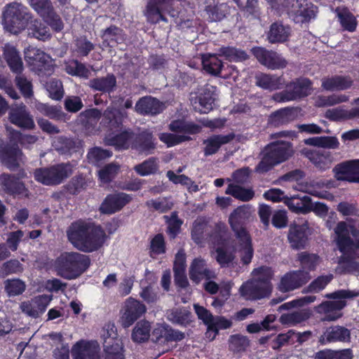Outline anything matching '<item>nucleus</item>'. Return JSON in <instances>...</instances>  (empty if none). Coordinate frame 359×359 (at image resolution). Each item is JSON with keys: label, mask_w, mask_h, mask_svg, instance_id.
Segmentation results:
<instances>
[{"label": "nucleus", "mask_w": 359, "mask_h": 359, "mask_svg": "<svg viewBox=\"0 0 359 359\" xmlns=\"http://www.w3.org/2000/svg\"><path fill=\"white\" fill-rule=\"evenodd\" d=\"M73 172L70 163H57L50 167L36 168L34 172L36 181L46 185L56 186L62 183Z\"/></svg>", "instance_id": "6"}, {"label": "nucleus", "mask_w": 359, "mask_h": 359, "mask_svg": "<svg viewBox=\"0 0 359 359\" xmlns=\"http://www.w3.org/2000/svg\"><path fill=\"white\" fill-rule=\"evenodd\" d=\"M334 177L338 181L359 183V175L357 174L355 167L351 161L340 163L333 168Z\"/></svg>", "instance_id": "29"}, {"label": "nucleus", "mask_w": 359, "mask_h": 359, "mask_svg": "<svg viewBox=\"0 0 359 359\" xmlns=\"http://www.w3.org/2000/svg\"><path fill=\"white\" fill-rule=\"evenodd\" d=\"M297 261L299 262L302 270L309 272L315 271L320 262V257L313 253L302 252L297 255Z\"/></svg>", "instance_id": "45"}, {"label": "nucleus", "mask_w": 359, "mask_h": 359, "mask_svg": "<svg viewBox=\"0 0 359 359\" xmlns=\"http://www.w3.org/2000/svg\"><path fill=\"white\" fill-rule=\"evenodd\" d=\"M175 0H150L147 6V21L151 24H157L161 21L168 22L165 14L172 11Z\"/></svg>", "instance_id": "13"}, {"label": "nucleus", "mask_w": 359, "mask_h": 359, "mask_svg": "<svg viewBox=\"0 0 359 359\" xmlns=\"http://www.w3.org/2000/svg\"><path fill=\"white\" fill-rule=\"evenodd\" d=\"M291 29L288 25H284L282 22H273L266 34L267 39L271 43H284L290 35Z\"/></svg>", "instance_id": "33"}, {"label": "nucleus", "mask_w": 359, "mask_h": 359, "mask_svg": "<svg viewBox=\"0 0 359 359\" xmlns=\"http://www.w3.org/2000/svg\"><path fill=\"white\" fill-rule=\"evenodd\" d=\"M309 225L307 222L302 224L295 222L290 224L287 233V240L294 250L304 249L309 241Z\"/></svg>", "instance_id": "21"}, {"label": "nucleus", "mask_w": 359, "mask_h": 359, "mask_svg": "<svg viewBox=\"0 0 359 359\" xmlns=\"http://www.w3.org/2000/svg\"><path fill=\"white\" fill-rule=\"evenodd\" d=\"M118 170V165L114 163L107 164L99 170L98 177L102 183H109L115 178Z\"/></svg>", "instance_id": "64"}, {"label": "nucleus", "mask_w": 359, "mask_h": 359, "mask_svg": "<svg viewBox=\"0 0 359 359\" xmlns=\"http://www.w3.org/2000/svg\"><path fill=\"white\" fill-rule=\"evenodd\" d=\"M88 187V180L82 175H76L73 177L67 184L64 186L65 191L71 195H77Z\"/></svg>", "instance_id": "46"}, {"label": "nucleus", "mask_w": 359, "mask_h": 359, "mask_svg": "<svg viewBox=\"0 0 359 359\" xmlns=\"http://www.w3.org/2000/svg\"><path fill=\"white\" fill-rule=\"evenodd\" d=\"M252 53L260 64L271 69H280L285 68L287 60L277 52L269 50L262 47H255Z\"/></svg>", "instance_id": "14"}, {"label": "nucleus", "mask_w": 359, "mask_h": 359, "mask_svg": "<svg viewBox=\"0 0 359 359\" xmlns=\"http://www.w3.org/2000/svg\"><path fill=\"white\" fill-rule=\"evenodd\" d=\"M302 153L319 170L325 171L330 168L331 156L329 153H321L312 149H304Z\"/></svg>", "instance_id": "35"}, {"label": "nucleus", "mask_w": 359, "mask_h": 359, "mask_svg": "<svg viewBox=\"0 0 359 359\" xmlns=\"http://www.w3.org/2000/svg\"><path fill=\"white\" fill-rule=\"evenodd\" d=\"M284 203L291 212L305 215L311 212L312 200L309 196L304 195L301 196L298 194L291 197H286Z\"/></svg>", "instance_id": "31"}, {"label": "nucleus", "mask_w": 359, "mask_h": 359, "mask_svg": "<svg viewBox=\"0 0 359 359\" xmlns=\"http://www.w3.org/2000/svg\"><path fill=\"white\" fill-rule=\"evenodd\" d=\"M334 13L344 30L350 32H353L356 30L358 21L347 7H337Z\"/></svg>", "instance_id": "36"}, {"label": "nucleus", "mask_w": 359, "mask_h": 359, "mask_svg": "<svg viewBox=\"0 0 359 359\" xmlns=\"http://www.w3.org/2000/svg\"><path fill=\"white\" fill-rule=\"evenodd\" d=\"M32 15L21 4L13 2L7 4L3 11V22L9 32L18 34L28 25Z\"/></svg>", "instance_id": "5"}, {"label": "nucleus", "mask_w": 359, "mask_h": 359, "mask_svg": "<svg viewBox=\"0 0 359 359\" xmlns=\"http://www.w3.org/2000/svg\"><path fill=\"white\" fill-rule=\"evenodd\" d=\"M215 89V86L206 85L201 90L193 101V106L196 111L201 114H207L213 109Z\"/></svg>", "instance_id": "23"}, {"label": "nucleus", "mask_w": 359, "mask_h": 359, "mask_svg": "<svg viewBox=\"0 0 359 359\" xmlns=\"http://www.w3.org/2000/svg\"><path fill=\"white\" fill-rule=\"evenodd\" d=\"M241 244V260L245 265L249 264L253 257L254 250L252 245V240L250 236L246 237L237 238Z\"/></svg>", "instance_id": "52"}, {"label": "nucleus", "mask_w": 359, "mask_h": 359, "mask_svg": "<svg viewBox=\"0 0 359 359\" xmlns=\"http://www.w3.org/2000/svg\"><path fill=\"white\" fill-rule=\"evenodd\" d=\"M25 155L18 142L13 140L4 142L0 139V163L11 171L20 169L24 163Z\"/></svg>", "instance_id": "11"}, {"label": "nucleus", "mask_w": 359, "mask_h": 359, "mask_svg": "<svg viewBox=\"0 0 359 359\" xmlns=\"http://www.w3.org/2000/svg\"><path fill=\"white\" fill-rule=\"evenodd\" d=\"M135 109L141 115H157L163 112L164 104L155 97L145 96L140 98L136 102Z\"/></svg>", "instance_id": "27"}, {"label": "nucleus", "mask_w": 359, "mask_h": 359, "mask_svg": "<svg viewBox=\"0 0 359 359\" xmlns=\"http://www.w3.org/2000/svg\"><path fill=\"white\" fill-rule=\"evenodd\" d=\"M4 57L13 73L20 74L23 70V63L18 50L10 46L4 50Z\"/></svg>", "instance_id": "37"}, {"label": "nucleus", "mask_w": 359, "mask_h": 359, "mask_svg": "<svg viewBox=\"0 0 359 359\" xmlns=\"http://www.w3.org/2000/svg\"><path fill=\"white\" fill-rule=\"evenodd\" d=\"M310 317V313L305 311H294L288 313H283L280 316L279 321L285 325H296L306 321Z\"/></svg>", "instance_id": "50"}, {"label": "nucleus", "mask_w": 359, "mask_h": 359, "mask_svg": "<svg viewBox=\"0 0 359 359\" xmlns=\"http://www.w3.org/2000/svg\"><path fill=\"white\" fill-rule=\"evenodd\" d=\"M294 118V111L290 108H283L272 113L270 116V123L275 126L288 123Z\"/></svg>", "instance_id": "49"}, {"label": "nucleus", "mask_w": 359, "mask_h": 359, "mask_svg": "<svg viewBox=\"0 0 359 359\" xmlns=\"http://www.w3.org/2000/svg\"><path fill=\"white\" fill-rule=\"evenodd\" d=\"M28 35L43 41L51 37L49 28L39 20L31 21L28 28Z\"/></svg>", "instance_id": "43"}, {"label": "nucleus", "mask_w": 359, "mask_h": 359, "mask_svg": "<svg viewBox=\"0 0 359 359\" xmlns=\"http://www.w3.org/2000/svg\"><path fill=\"white\" fill-rule=\"evenodd\" d=\"M235 137L236 135L233 133H230L226 135H213L203 140L205 156H209L217 153L222 145L231 142L235 139Z\"/></svg>", "instance_id": "30"}, {"label": "nucleus", "mask_w": 359, "mask_h": 359, "mask_svg": "<svg viewBox=\"0 0 359 359\" xmlns=\"http://www.w3.org/2000/svg\"><path fill=\"white\" fill-rule=\"evenodd\" d=\"M203 67L208 73L217 76L220 74L223 63L216 55H208L203 57Z\"/></svg>", "instance_id": "54"}, {"label": "nucleus", "mask_w": 359, "mask_h": 359, "mask_svg": "<svg viewBox=\"0 0 359 359\" xmlns=\"http://www.w3.org/2000/svg\"><path fill=\"white\" fill-rule=\"evenodd\" d=\"M225 193L245 202L250 201L255 196V192L252 189H246L235 184H229Z\"/></svg>", "instance_id": "47"}, {"label": "nucleus", "mask_w": 359, "mask_h": 359, "mask_svg": "<svg viewBox=\"0 0 359 359\" xmlns=\"http://www.w3.org/2000/svg\"><path fill=\"white\" fill-rule=\"evenodd\" d=\"M9 120L11 123L22 129H33L35 126L32 116L25 104H20L11 109Z\"/></svg>", "instance_id": "26"}, {"label": "nucleus", "mask_w": 359, "mask_h": 359, "mask_svg": "<svg viewBox=\"0 0 359 359\" xmlns=\"http://www.w3.org/2000/svg\"><path fill=\"white\" fill-rule=\"evenodd\" d=\"M311 279L309 272L299 269L287 272L280 280L278 290L282 292L293 291L302 287Z\"/></svg>", "instance_id": "15"}, {"label": "nucleus", "mask_w": 359, "mask_h": 359, "mask_svg": "<svg viewBox=\"0 0 359 359\" xmlns=\"http://www.w3.org/2000/svg\"><path fill=\"white\" fill-rule=\"evenodd\" d=\"M50 299L44 295L36 297L32 304L27 306V313L33 318H37L45 312Z\"/></svg>", "instance_id": "48"}, {"label": "nucleus", "mask_w": 359, "mask_h": 359, "mask_svg": "<svg viewBox=\"0 0 359 359\" xmlns=\"http://www.w3.org/2000/svg\"><path fill=\"white\" fill-rule=\"evenodd\" d=\"M326 297L329 299L338 300L323 302L318 305L317 311L320 313L325 314V320L332 321L342 316L341 311L346 306V302L344 299L359 297V291L339 290L327 294Z\"/></svg>", "instance_id": "4"}, {"label": "nucleus", "mask_w": 359, "mask_h": 359, "mask_svg": "<svg viewBox=\"0 0 359 359\" xmlns=\"http://www.w3.org/2000/svg\"><path fill=\"white\" fill-rule=\"evenodd\" d=\"M151 325L148 321H140L132 332V339L138 343L146 341L150 337Z\"/></svg>", "instance_id": "53"}, {"label": "nucleus", "mask_w": 359, "mask_h": 359, "mask_svg": "<svg viewBox=\"0 0 359 359\" xmlns=\"http://www.w3.org/2000/svg\"><path fill=\"white\" fill-rule=\"evenodd\" d=\"M101 35L104 43H107L108 46L113 47L118 43H121L124 41V34L121 28L111 25L109 27L102 31Z\"/></svg>", "instance_id": "41"}, {"label": "nucleus", "mask_w": 359, "mask_h": 359, "mask_svg": "<svg viewBox=\"0 0 359 359\" xmlns=\"http://www.w3.org/2000/svg\"><path fill=\"white\" fill-rule=\"evenodd\" d=\"M134 137V132L130 128L125 129L120 133L115 134L108 138L110 145L118 149H128L131 144Z\"/></svg>", "instance_id": "38"}, {"label": "nucleus", "mask_w": 359, "mask_h": 359, "mask_svg": "<svg viewBox=\"0 0 359 359\" xmlns=\"http://www.w3.org/2000/svg\"><path fill=\"white\" fill-rule=\"evenodd\" d=\"M191 312L186 308H176L168 313L167 318L172 324L187 327L191 323Z\"/></svg>", "instance_id": "42"}, {"label": "nucleus", "mask_w": 359, "mask_h": 359, "mask_svg": "<svg viewBox=\"0 0 359 359\" xmlns=\"http://www.w3.org/2000/svg\"><path fill=\"white\" fill-rule=\"evenodd\" d=\"M146 311V306L140 301L131 297L128 298L125 302L123 313L121 317L122 326L124 328L129 327Z\"/></svg>", "instance_id": "16"}, {"label": "nucleus", "mask_w": 359, "mask_h": 359, "mask_svg": "<svg viewBox=\"0 0 359 359\" xmlns=\"http://www.w3.org/2000/svg\"><path fill=\"white\" fill-rule=\"evenodd\" d=\"M252 274L255 276L253 280L273 290L271 280L273 276V271L270 266H261L255 269Z\"/></svg>", "instance_id": "51"}, {"label": "nucleus", "mask_w": 359, "mask_h": 359, "mask_svg": "<svg viewBox=\"0 0 359 359\" xmlns=\"http://www.w3.org/2000/svg\"><path fill=\"white\" fill-rule=\"evenodd\" d=\"M111 156L112 152L109 150L104 149L97 147L90 149L87 154L88 161L97 165Z\"/></svg>", "instance_id": "62"}, {"label": "nucleus", "mask_w": 359, "mask_h": 359, "mask_svg": "<svg viewBox=\"0 0 359 359\" xmlns=\"http://www.w3.org/2000/svg\"><path fill=\"white\" fill-rule=\"evenodd\" d=\"M334 233L337 245L342 254L359 249V229L354 225L339 222L334 229Z\"/></svg>", "instance_id": "8"}, {"label": "nucleus", "mask_w": 359, "mask_h": 359, "mask_svg": "<svg viewBox=\"0 0 359 359\" xmlns=\"http://www.w3.org/2000/svg\"><path fill=\"white\" fill-rule=\"evenodd\" d=\"M15 83L24 97L30 98L33 96L32 83L25 75L18 74L15 78Z\"/></svg>", "instance_id": "60"}, {"label": "nucleus", "mask_w": 359, "mask_h": 359, "mask_svg": "<svg viewBox=\"0 0 359 359\" xmlns=\"http://www.w3.org/2000/svg\"><path fill=\"white\" fill-rule=\"evenodd\" d=\"M25 288V282L19 278L8 279L5 282V290L8 297H15L22 294Z\"/></svg>", "instance_id": "63"}, {"label": "nucleus", "mask_w": 359, "mask_h": 359, "mask_svg": "<svg viewBox=\"0 0 359 359\" xmlns=\"http://www.w3.org/2000/svg\"><path fill=\"white\" fill-rule=\"evenodd\" d=\"M67 234L72 245L86 253L99 250L107 238L106 232L100 224L82 219L72 223Z\"/></svg>", "instance_id": "1"}, {"label": "nucleus", "mask_w": 359, "mask_h": 359, "mask_svg": "<svg viewBox=\"0 0 359 359\" xmlns=\"http://www.w3.org/2000/svg\"><path fill=\"white\" fill-rule=\"evenodd\" d=\"M256 83L265 90H274L280 89L283 86L284 79L276 75L262 74L256 77Z\"/></svg>", "instance_id": "40"}, {"label": "nucleus", "mask_w": 359, "mask_h": 359, "mask_svg": "<svg viewBox=\"0 0 359 359\" xmlns=\"http://www.w3.org/2000/svg\"><path fill=\"white\" fill-rule=\"evenodd\" d=\"M158 168V161L156 157H149L133 168L135 172L142 177L155 175Z\"/></svg>", "instance_id": "44"}, {"label": "nucleus", "mask_w": 359, "mask_h": 359, "mask_svg": "<svg viewBox=\"0 0 359 359\" xmlns=\"http://www.w3.org/2000/svg\"><path fill=\"white\" fill-rule=\"evenodd\" d=\"M131 200L132 197L123 192L109 194L102 202L99 210L102 214L112 215L122 210Z\"/></svg>", "instance_id": "18"}, {"label": "nucleus", "mask_w": 359, "mask_h": 359, "mask_svg": "<svg viewBox=\"0 0 359 359\" xmlns=\"http://www.w3.org/2000/svg\"><path fill=\"white\" fill-rule=\"evenodd\" d=\"M226 226L223 223L216 224L210 233V240L213 245L217 246L227 245Z\"/></svg>", "instance_id": "55"}, {"label": "nucleus", "mask_w": 359, "mask_h": 359, "mask_svg": "<svg viewBox=\"0 0 359 359\" xmlns=\"http://www.w3.org/2000/svg\"><path fill=\"white\" fill-rule=\"evenodd\" d=\"M66 72L69 75L84 79H88L90 74L86 65L77 60H73L66 65Z\"/></svg>", "instance_id": "59"}, {"label": "nucleus", "mask_w": 359, "mask_h": 359, "mask_svg": "<svg viewBox=\"0 0 359 359\" xmlns=\"http://www.w3.org/2000/svg\"><path fill=\"white\" fill-rule=\"evenodd\" d=\"M232 326L231 320L224 316H215L211 323L208 325L205 332V337L210 341L214 340L219 334V330H226Z\"/></svg>", "instance_id": "39"}, {"label": "nucleus", "mask_w": 359, "mask_h": 359, "mask_svg": "<svg viewBox=\"0 0 359 359\" xmlns=\"http://www.w3.org/2000/svg\"><path fill=\"white\" fill-rule=\"evenodd\" d=\"M312 82L308 78L300 77L286 85V89L275 93L273 100L278 102L297 100L309 95L312 90Z\"/></svg>", "instance_id": "9"}, {"label": "nucleus", "mask_w": 359, "mask_h": 359, "mask_svg": "<svg viewBox=\"0 0 359 359\" xmlns=\"http://www.w3.org/2000/svg\"><path fill=\"white\" fill-rule=\"evenodd\" d=\"M239 292L245 300L255 301L269 297L272 290L251 279L242 284Z\"/></svg>", "instance_id": "19"}, {"label": "nucleus", "mask_w": 359, "mask_h": 359, "mask_svg": "<svg viewBox=\"0 0 359 359\" xmlns=\"http://www.w3.org/2000/svg\"><path fill=\"white\" fill-rule=\"evenodd\" d=\"M18 170L16 175L8 173H2L0 175L1 186L4 192L9 195H20L26 189L25 184L20 180L25 178L27 173L23 168Z\"/></svg>", "instance_id": "17"}, {"label": "nucleus", "mask_w": 359, "mask_h": 359, "mask_svg": "<svg viewBox=\"0 0 359 359\" xmlns=\"http://www.w3.org/2000/svg\"><path fill=\"white\" fill-rule=\"evenodd\" d=\"M124 116L118 109H111L104 111L102 123L112 133L119 132L123 127Z\"/></svg>", "instance_id": "32"}, {"label": "nucleus", "mask_w": 359, "mask_h": 359, "mask_svg": "<svg viewBox=\"0 0 359 359\" xmlns=\"http://www.w3.org/2000/svg\"><path fill=\"white\" fill-rule=\"evenodd\" d=\"M146 205L149 209H153L161 214L170 211L174 205L173 202L166 197L158 198L147 201Z\"/></svg>", "instance_id": "58"}, {"label": "nucleus", "mask_w": 359, "mask_h": 359, "mask_svg": "<svg viewBox=\"0 0 359 359\" xmlns=\"http://www.w3.org/2000/svg\"><path fill=\"white\" fill-rule=\"evenodd\" d=\"M350 341L351 331L341 325H332L327 327L319 339L321 344L334 342L346 343L350 342Z\"/></svg>", "instance_id": "25"}, {"label": "nucleus", "mask_w": 359, "mask_h": 359, "mask_svg": "<svg viewBox=\"0 0 359 359\" xmlns=\"http://www.w3.org/2000/svg\"><path fill=\"white\" fill-rule=\"evenodd\" d=\"M189 278L193 283L198 284L203 280H212L216 277L215 273L209 269L205 260L196 257L193 259L189 270Z\"/></svg>", "instance_id": "22"}, {"label": "nucleus", "mask_w": 359, "mask_h": 359, "mask_svg": "<svg viewBox=\"0 0 359 359\" xmlns=\"http://www.w3.org/2000/svg\"><path fill=\"white\" fill-rule=\"evenodd\" d=\"M41 17L54 32H60L63 29L64 23L60 16L55 11L54 8H52Z\"/></svg>", "instance_id": "61"}, {"label": "nucleus", "mask_w": 359, "mask_h": 359, "mask_svg": "<svg viewBox=\"0 0 359 359\" xmlns=\"http://www.w3.org/2000/svg\"><path fill=\"white\" fill-rule=\"evenodd\" d=\"M251 216L249 208L239 206L236 208L229 217V222L236 238L250 236L245 227V224Z\"/></svg>", "instance_id": "20"}, {"label": "nucleus", "mask_w": 359, "mask_h": 359, "mask_svg": "<svg viewBox=\"0 0 359 359\" xmlns=\"http://www.w3.org/2000/svg\"><path fill=\"white\" fill-rule=\"evenodd\" d=\"M72 353L74 359H101L99 346L91 341H78Z\"/></svg>", "instance_id": "28"}, {"label": "nucleus", "mask_w": 359, "mask_h": 359, "mask_svg": "<svg viewBox=\"0 0 359 359\" xmlns=\"http://www.w3.org/2000/svg\"><path fill=\"white\" fill-rule=\"evenodd\" d=\"M107 334L103 341L104 359H126L123 346L121 339L117 337V333L114 332L111 336L107 329Z\"/></svg>", "instance_id": "24"}, {"label": "nucleus", "mask_w": 359, "mask_h": 359, "mask_svg": "<svg viewBox=\"0 0 359 359\" xmlns=\"http://www.w3.org/2000/svg\"><path fill=\"white\" fill-rule=\"evenodd\" d=\"M157 142L152 130L144 128L137 133H134L130 147L140 154L148 156L154 154Z\"/></svg>", "instance_id": "12"}, {"label": "nucleus", "mask_w": 359, "mask_h": 359, "mask_svg": "<svg viewBox=\"0 0 359 359\" xmlns=\"http://www.w3.org/2000/svg\"><path fill=\"white\" fill-rule=\"evenodd\" d=\"M294 154L293 145L290 142L277 140L265 146L261 161L257 165L255 171L266 173L275 166L287 161Z\"/></svg>", "instance_id": "2"}, {"label": "nucleus", "mask_w": 359, "mask_h": 359, "mask_svg": "<svg viewBox=\"0 0 359 359\" xmlns=\"http://www.w3.org/2000/svg\"><path fill=\"white\" fill-rule=\"evenodd\" d=\"M25 60L29 69L39 76H49L54 72V64L49 55L35 47L25 48Z\"/></svg>", "instance_id": "7"}, {"label": "nucleus", "mask_w": 359, "mask_h": 359, "mask_svg": "<svg viewBox=\"0 0 359 359\" xmlns=\"http://www.w3.org/2000/svg\"><path fill=\"white\" fill-rule=\"evenodd\" d=\"M283 6L295 23L309 22L317 12V7L308 0H284Z\"/></svg>", "instance_id": "10"}, {"label": "nucleus", "mask_w": 359, "mask_h": 359, "mask_svg": "<svg viewBox=\"0 0 359 359\" xmlns=\"http://www.w3.org/2000/svg\"><path fill=\"white\" fill-rule=\"evenodd\" d=\"M250 346V340L248 337L236 334H232L229 339V349L234 353H241L245 351Z\"/></svg>", "instance_id": "56"}, {"label": "nucleus", "mask_w": 359, "mask_h": 359, "mask_svg": "<svg viewBox=\"0 0 359 359\" xmlns=\"http://www.w3.org/2000/svg\"><path fill=\"white\" fill-rule=\"evenodd\" d=\"M215 253V259L221 267L229 266L235 259L233 251L229 250L226 245L216 247Z\"/></svg>", "instance_id": "57"}, {"label": "nucleus", "mask_w": 359, "mask_h": 359, "mask_svg": "<svg viewBox=\"0 0 359 359\" xmlns=\"http://www.w3.org/2000/svg\"><path fill=\"white\" fill-rule=\"evenodd\" d=\"M89 86L97 91L111 93L116 86V78L114 74H107L106 76L90 79Z\"/></svg>", "instance_id": "34"}, {"label": "nucleus", "mask_w": 359, "mask_h": 359, "mask_svg": "<svg viewBox=\"0 0 359 359\" xmlns=\"http://www.w3.org/2000/svg\"><path fill=\"white\" fill-rule=\"evenodd\" d=\"M90 265L89 256L77 252H62L55 260L58 274L67 280H73L83 273Z\"/></svg>", "instance_id": "3"}]
</instances>
